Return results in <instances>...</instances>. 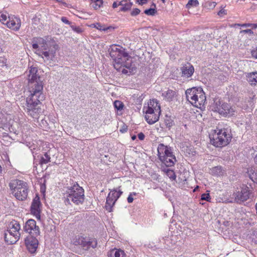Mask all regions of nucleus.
<instances>
[{
	"label": "nucleus",
	"instance_id": "1",
	"mask_svg": "<svg viewBox=\"0 0 257 257\" xmlns=\"http://www.w3.org/2000/svg\"><path fill=\"white\" fill-rule=\"evenodd\" d=\"M110 56L113 60L114 67L122 73L128 74L133 71L132 59L122 47L113 46L110 49Z\"/></svg>",
	"mask_w": 257,
	"mask_h": 257
},
{
	"label": "nucleus",
	"instance_id": "2",
	"mask_svg": "<svg viewBox=\"0 0 257 257\" xmlns=\"http://www.w3.org/2000/svg\"><path fill=\"white\" fill-rule=\"evenodd\" d=\"M63 200L66 205L82 204L84 200L83 189L77 182H73L66 188Z\"/></svg>",
	"mask_w": 257,
	"mask_h": 257
},
{
	"label": "nucleus",
	"instance_id": "3",
	"mask_svg": "<svg viewBox=\"0 0 257 257\" xmlns=\"http://www.w3.org/2000/svg\"><path fill=\"white\" fill-rule=\"evenodd\" d=\"M37 90L29 91L30 94L27 98V112L33 118H37L41 111V102L45 99L43 92Z\"/></svg>",
	"mask_w": 257,
	"mask_h": 257
},
{
	"label": "nucleus",
	"instance_id": "4",
	"mask_svg": "<svg viewBox=\"0 0 257 257\" xmlns=\"http://www.w3.org/2000/svg\"><path fill=\"white\" fill-rule=\"evenodd\" d=\"M186 98L194 106L201 108L206 101V96L200 87L187 89L185 92Z\"/></svg>",
	"mask_w": 257,
	"mask_h": 257
},
{
	"label": "nucleus",
	"instance_id": "5",
	"mask_svg": "<svg viewBox=\"0 0 257 257\" xmlns=\"http://www.w3.org/2000/svg\"><path fill=\"white\" fill-rule=\"evenodd\" d=\"M39 43L42 50L38 54L43 59L44 62L51 63L55 58L56 53L58 48V45L55 43L52 45L47 43L42 38H40Z\"/></svg>",
	"mask_w": 257,
	"mask_h": 257
},
{
	"label": "nucleus",
	"instance_id": "6",
	"mask_svg": "<svg viewBox=\"0 0 257 257\" xmlns=\"http://www.w3.org/2000/svg\"><path fill=\"white\" fill-rule=\"evenodd\" d=\"M27 79L29 83V91L33 90L43 92V83L42 78L38 73V68L36 66H31L29 68L27 72Z\"/></svg>",
	"mask_w": 257,
	"mask_h": 257
},
{
	"label": "nucleus",
	"instance_id": "7",
	"mask_svg": "<svg viewBox=\"0 0 257 257\" xmlns=\"http://www.w3.org/2000/svg\"><path fill=\"white\" fill-rule=\"evenodd\" d=\"M231 136L228 131L225 128L214 130L210 135V143L216 147H222L226 146L231 141Z\"/></svg>",
	"mask_w": 257,
	"mask_h": 257
},
{
	"label": "nucleus",
	"instance_id": "8",
	"mask_svg": "<svg viewBox=\"0 0 257 257\" xmlns=\"http://www.w3.org/2000/svg\"><path fill=\"white\" fill-rule=\"evenodd\" d=\"M20 225L18 221L13 220L9 224L8 230L5 233V239L8 244L15 243L20 237Z\"/></svg>",
	"mask_w": 257,
	"mask_h": 257
},
{
	"label": "nucleus",
	"instance_id": "9",
	"mask_svg": "<svg viewBox=\"0 0 257 257\" xmlns=\"http://www.w3.org/2000/svg\"><path fill=\"white\" fill-rule=\"evenodd\" d=\"M73 244L80 245L84 250H88L94 248L97 246V241L95 239H89L82 236H75L72 240Z\"/></svg>",
	"mask_w": 257,
	"mask_h": 257
},
{
	"label": "nucleus",
	"instance_id": "10",
	"mask_svg": "<svg viewBox=\"0 0 257 257\" xmlns=\"http://www.w3.org/2000/svg\"><path fill=\"white\" fill-rule=\"evenodd\" d=\"M73 244L80 245L84 250H88L94 248L97 246V241L95 239H89L82 236H75L72 240Z\"/></svg>",
	"mask_w": 257,
	"mask_h": 257
},
{
	"label": "nucleus",
	"instance_id": "11",
	"mask_svg": "<svg viewBox=\"0 0 257 257\" xmlns=\"http://www.w3.org/2000/svg\"><path fill=\"white\" fill-rule=\"evenodd\" d=\"M119 188V187L111 191L106 198L105 208L109 212L112 211V207L122 193Z\"/></svg>",
	"mask_w": 257,
	"mask_h": 257
},
{
	"label": "nucleus",
	"instance_id": "12",
	"mask_svg": "<svg viewBox=\"0 0 257 257\" xmlns=\"http://www.w3.org/2000/svg\"><path fill=\"white\" fill-rule=\"evenodd\" d=\"M250 190L245 185H242L241 190L234 193L233 195L237 202H243L247 200L250 197Z\"/></svg>",
	"mask_w": 257,
	"mask_h": 257
},
{
	"label": "nucleus",
	"instance_id": "13",
	"mask_svg": "<svg viewBox=\"0 0 257 257\" xmlns=\"http://www.w3.org/2000/svg\"><path fill=\"white\" fill-rule=\"evenodd\" d=\"M24 229L26 232L29 233L30 235L38 236L40 235L39 227L36 225V222L34 219H29L26 222Z\"/></svg>",
	"mask_w": 257,
	"mask_h": 257
},
{
	"label": "nucleus",
	"instance_id": "14",
	"mask_svg": "<svg viewBox=\"0 0 257 257\" xmlns=\"http://www.w3.org/2000/svg\"><path fill=\"white\" fill-rule=\"evenodd\" d=\"M37 237L34 235H29L25 239L27 248L31 253H35L38 248L39 241Z\"/></svg>",
	"mask_w": 257,
	"mask_h": 257
},
{
	"label": "nucleus",
	"instance_id": "15",
	"mask_svg": "<svg viewBox=\"0 0 257 257\" xmlns=\"http://www.w3.org/2000/svg\"><path fill=\"white\" fill-rule=\"evenodd\" d=\"M158 155L160 160H164L166 157H169L173 154L170 147L160 144L158 147Z\"/></svg>",
	"mask_w": 257,
	"mask_h": 257
},
{
	"label": "nucleus",
	"instance_id": "16",
	"mask_svg": "<svg viewBox=\"0 0 257 257\" xmlns=\"http://www.w3.org/2000/svg\"><path fill=\"white\" fill-rule=\"evenodd\" d=\"M41 203L39 197L37 196L33 200L31 207V213L35 215L38 219H40Z\"/></svg>",
	"mask_w": 257,
	"mask_h": 257
},
{
	"label": "nucleus",
	"instance_id": "17",
	"mask_svg": "<svg viewBox=\"0 0 257 257\" xmlns=\"http://www.w3.org/2000/svg\"><path fill=\"white\" fill-rule=\"evenodd\" d=\"M220 114L226 116H231L234 114L235 110L227 103H223L216 109Z\"/></svg>",
	"mask_w": 257,
	"mask_h": 257
},
{
	"label": "nucleus",
	"instance_id": "18",
	"mask_svg": "<svg viewBox=\"0 0 257 257\" xmlns=\"http://www.w3.org/2000/svg\"><path fill=\"white\" fill-rule=\"evenodd\" d=\"M144 111L145 112V118L149 124H153L157 122L159 118L161 112H159L152 110H144Z\"/></svg>",
	"mask_w": 257,
	"mask_h": 257
},
{
	"label": "nucleus",
	"instance_id": "19",
	"mask_svg": "<svg viewBox=\"0 0 257 257\" xmlns=\"http://www.w3.org/2000/svg\"><path fill=\"white\" fill-rule=\"evenodd\" d=\"M26 186H27L26 182L18 179L12 180L9 183V186L11 190L13 191V194L17 190H21V188Z\"/></svg>",
	"mask_w": 257,
	"mask_h": 257
},
{
	"label": "nucleus",
	"instance_id": "20",
	"mask_svg": "<svg viewBox=\"0 0 257 257\" xmlns=\"http://www.w3.org/2000/svg\"><path fill=\"white\" fill-rule=\"evenodd\" d=\"M28 186L21 188V190H17L13 193L15 197L19 200H24L28 196Z\"/></svg>",
	"mask_w": 257,
	"mask_h": 257
},
{
	"label": "nucleus",
	"instance_id": "21",
	"mask_svg": "<svg viewBox=\"0 0 257 257\" xmlns=\"http://www.w3.org/2000/svg\"><path fill=\"white\" fill-rule=\"evenodd\" d=\"M144 110H152L155 112H161V107L159 104L158 101L156 99L150 100L148 103V106L144 107Z\"/></svg>",
	"mask_w": 257,
	"mask_h": 257
},
{
	"label": "nucleus",
	"instance_id": "22",
	"mask_svg": "<svg viewBox=\"0 0 257 257\" xmlns=\"http://www.w3.org/2000/svg\"><path fill=\"white\" fill-rule=\"evenodd\" d=\"M182 76L189 78L191 77L194 72L193 66L190 63H187L181 68Z\"/></svg>",
	"mask_w": 257,
	"mask_h": 257
},
{
	"label": "nucleus",
	"instance_id": "23",
	"mask_svg": "<svg viewBox=\"0 0 257 257\" xmlns=\"http://www.w3.org/2000/svg\"><path fill=\"white\" fill-rule=\"evenodd\" d=\"M7 27L15 30H18L21 27V21L19 19L16 18L15 20H10L7 22Z\"/></svg>",
	"mask_w": 257,
	"mask_h": 257
},
{
	"label": "nucleus",
	"instance_id": "24",
	"mask_svg": "<svg viewBox=\"0 0 257 257\" xmlns=\"http://www.w3.org/2000/svg\"><path fill=\"white\" fill-rule=\"evenodd\" d=\"M247 81L251 86L257 85V72H253L247 73L246 76Z\"/></svg>",
	"mask_w": 257,
	"mask_h": 257
},
{
	"label": "nucleus",
	"instance_id": "25",
	"mask_svg": "<svg viewBox=\"0 0 257 257\" xmlns=\"http://www.w3.org/2000/svg\"><path fill=\"white\" fill-rule=\"evenodd\" d=\"M108 257H126V255L123 250L114 248L108 252Z\"/></svg>",
	"mask_w": 257,
	"mask_h": 257
},
{
	"label": "nucleus",
	"instance_id": "26",
	"mask_svg": "<svg viewBox=\"0 0 257 257\" xmlns=\"http://www.w3.org/2000/svg\"><path fill=\"white\" fill-rule=\"evenodd\" d=\"M161 161L167 167L173 166L177 161L175 156L172 154L169 157H166L164 160H161Z\"/></svg>",
	"mask_w": 257,
	"mask_h": 257
},
{
	"label": "nucleus",
	"instance_id": "27",
	"mask_svg": "<svg viewBox=\"0 0 257 257\" xmlns=\"http://www.w3.org/2000/svg\"><path fill=\"white\" fill-rule=\"evenodd\" d=\"M210 173L214 176H221L225 173V170L220 166H216L210 170Z\"/></svg>",
	"mask_w": 257,
	"mask_h": 257
},
{
	"label": "nucleus",
	"instance_id": "28",
	"mask_svg": "<svg viewBox=\"0 0 257 257\" xmlns=\"http://www.w3.org/2000/svg\"><path fill=\"white\" fill-rule=\"evenodd\" d=\"M119 5L121 7L120 11L125 12L131 8L132 3L130 0H123L119 3Z\"/></svg>",
	"mask_w": 257,
	"mask_h": 257
},
{
	"label": "nucleus",
	"instance_id": "29",
	"mask_svg": "<svg viewBox=\"0 0 257 257\" xmlns=\"http://www.w3.org/2000/svg\"><path fill=\"white\" fill-rule=\"evenodd\" d=\"M176 95V92L172 90H168L162 93V95L164 96L168 101L172 100Z\"/></svg>",
	"mask_w": 257,
	"mask_h": 257
},
{
	"label": "nucleus",
	"instance_id": "30",
	"mask_svg": "<svg viewBox=\"0 0 257 257\" xmlns=\"http://www.w3.org/2000/svg\"><path fill=\"white\" fill-rule=\"evenodd\" d=\"M199 5V3L198 0H189L186 5V8L189 9L191 7H197Z\"/></svg>",
	"mask_w": 257,
	"mask_h": 257
},
{
	"label": "nucleus",
	"instance_id": "31",
	"mask_svg": "<svg viewBox=\"0 0 257 257\" xmlns=\"http://www.w3.org/2000/svg\"><path fill=\"white\" fill-rule=\"evenodd\" d=\"M8 16L6 13H0V22L4 24H6L8 22ZM10 19V18L9 17Z\"/></svg>",
	"mask_w": 257,
	"mask_h": 257
},
{
	"label": "nucleus",
	"instance_id": "32",
	"mask_svg": "<svg viewBox=\"0 0 257 257\" xmlns=\"http://www.w3.org/2000/svg\"><path fill=\"white\" fill-rule=\"evenodd\" d=\"M92 6L96 10L99 9L103 4L102 0H92Z\"/></svg>",
	"mask_w": 257,
	"mask_h": 257
},
{
	"label": "nucleus",
	"instance_id": "33",
	"mask_svg": "<svg viewBox=\"0 0 257 257\" xmlns=\"http://www.w3.org/2000/svg\"><path fill=\"white\" fill-rule=\"evenodd\" d=\"M96 29L100 31H106L108 30L111 29V27H107L100 23H97Z\"/></svg>",
	"mask_w": 257,
	"mask_h": 257
},
{
	"label": "nucleus",
	"instance_id": "34",
	"mask_svg": "<svg viewBox=\"0 0 257 257\" xmlns=\"http://www.w3.org/2000/svg\"><path fill=\"white\" fill-rule=\"evenodd\" d=\"M166 175L172 180H174L176 179V176L173 170L167 169L166 171Z\"/></svg>",
	"mask_w": 257,
	"mask_h": 257
},
{
	"label": "nucleus",
	"instance_id": "35",
	"mask_svg": "<svg viewBox=\"0 0 257 257\" xmlns=\"http://www.w3.org/2000/svg\"><path fill=\"white\" fill-rule=\"evenodd\" d=\"M50 161V157L48 154L47 153H46L44 156H43L41 159V164H47Z\"/></svg>",
	"mask_w": 257,
	"mask_h": 257
},
{
	"label": "nucleus",
	"instance_id": "36",
	"mask_svg": "<svg viewBox=\"0 0 257 257\" xmlns=\"http://www.w3.org/2000/svg\"><path fill=\"white\" fill-rule=\"evenodd\" d=\"M144 13L148 16H154L157 13V10L155 8H150L146 10Z\"/></svg>",
	"mask_w": 257,
	"mask_h": 257
},
{
	"label": "nucleus",
	"instance_id": "37",
	"mask_svg": "<svg viewBox=\"0 0 257 257\" xmlns=\"http://www.w3.org/2000/svg\"><path fill=\"white\" fill-rule=\"evenodd\" d=\"M114 106L117 110H121L123 107V104L122 102L119 100H115L114 102Z\"/></svg>",
	"mask_w": 257,
	"mask_h": 257
},
{
	"label": "nucleus",
	"instance_id": "38",
	"mask_svg": "<svg viewBox=\"0 0 257 257\" xmlns=\"http://www.w3.org/2000/svg\"><path fill=\"white\" fill-rule=\"evenodd\" d=\"M70 27L71 28L73 31L77 33L80 34L83 32L82 29L79 27H77L75 25H71Z\"/></svg>",
	"mask_w": 257,
	"mask_h": 257
},
{
	"label": "nucleus",
	"instance_id": "39",
	"mask_svg": "<svg viewBox=\"0 0 257 257\" xmlns=\"http://www.w3.org/2000/svg\"><path fill=\"white\" fill-rule=\"evenodd\" d=\"M250 178L252 181L257 183V169L254 170L251 174L250 175Z\"/></svg>",
	"mask_w": 257,
	"mask_h": 257
},
{
	"label": "nucleus",
	"instance_id": "40",
	"mask_svg": "<svg viewBox=\"0 0 257 257\" xmlns=\"http://www.w3.org/2000/svg\"><path fill=\"white\" fill-rule=\"evenodd\" d=\"M210 199L211 198L210 197V195H209V193H208V194H203L201 195V200H206L207 201H210Z\"/></svg>",
	"mask_w": 257,
	"mask_h": 257
},
{
	"label": "nucleus",
	"instance_id": "41",
	"mask_svg": "<svg viewBox=\"0 0 257 257\" xmlns=\"http://www.w3.org/2000/svg\"><path fill=\"white\" fill-rule=\"evenodd\" d=\"M140 13V10L138 9H134L131 12V15L132 16H135L139 14Z\"/></svg>",
	"mask_w": 257,
	"mask_h": 257
},
{
	"label": "nucleus",
	"instance_id": "42",
	"mask_svg": "<svg viewBox=\"0 0 257 257\" xmlns=\"http://www.w3.org/2000/svg\"><path fill=\"white\" fill-rule=\"evenodd\" d=\"M61 21L65 24H68V25H71V23L67 19L66 17H63L61 19Z\"/></svg>",
	"mask_w": 257,
	"mask_h": 257
},
{
	"label": "nucleus",
	"instance_id": "43",
	"mask_svg": "<svg viewBox=\"0 0 257 257\" xmlns=\"http://www.w3.org/2000/svg\"><path fill=\"white\" fill-rule=\"evenodd\" d=\"M241 33L249 34L250 35L253 34V32L250 29L244 30L240 31Z\"/></svg>",
	"mask_w": 257,
	"mask_h": 257
},
{
	"label": "nucleus",
	"instance_id": "44",
	"mask_svg": "<svg viewBox=\"0 0 257 257\" xmlns=\"http://www.w3.org/2000/svg\"><path fill=\"white\" fill-rule=\"evenodd\" d=\"M138 138L139 140L142 141L145 139V135L143 133H140L138 135Z\"/></svg>",
	"mask_w": 257,
	"mask_h": 257
},
{
	"label": "nucleus",
	"instance_id": "45",
	"mask_svg": "<svg viewBox=\"0 0 257 257\" xmlns=\"http://www.w3.org/2000/svg\"><path fill=\"white\" fill-rule=\"evenodd\" d=\"M137 2L139 5L143 6L144 4H147V0H137Z\"/></svg>",
	"mask_w": 257,
	"mask_h": 257
},
{
	"label": "nucleus",
	"instance_id": "46",
	"mask_svg": "<svg viewBox=\"0 0 257 257\" xmlns=\"http://www.w3.org/2000/svg\"><path fill=\"white\" fill-rule=\"evenodd\" d=\"M251 55L253 57L257 59V48L256 50L251 51Z\"/></svg>",
	"mask_w": 257,
	"mask_h": 257
},
{
	"label": "nucleus",
	"instance_id": "47",
	"mask_svg": "<svg viewBox=\"0 0 257 257\" xmlns=\"http://www.w3.org/2000/svg\"><path fill=\"white\" fill-rule=\"evenodd\" d=\"M40 39H38V40H39ZM39 45L40 46V45L39 44V41H38V43H34L32 45V47H33V49H36L37 48H38L39 47Z\"/></svg>",
	"mask_w": 257,
	"mask_h": 257
},
{
	"label": "nucleus",
	"instance_id": "48",
	"mask_svg": "<svg viewBox=\"0 0 257 257\" xmlns=\"http://www.w3.org/2000/svg\"><path fill=\"white\" fill-rule=\"evenodd\" d=\"M127 202H128V203H132V202L133 201L134 199H133V197L132 196V195H131V194H130V195L128 196V197H127Z\"/></svg>",
	"mask_w": 257,
	"mask_h": 257
},
{
	"label": "nucleus",
	"instance_id": "49",
	"mask_svg": "<svg viewBox=\"0 0 257 257\" xmlns=\"http://www.w3.org/2000/svg\"><path fill=\"white\" fill-rule=\"evenodd\" d=\"M226 14V13H225V10H224V9H222V10H220V11L218 12V15L219 16H222V15H223V14Z\"/></svg>",
	"mask_w": 257,
	"mask_h": 257
},
{
	"label": "nucleus",
	"instance_id": "50",
	"mask_svg": "<svg viewBox=\"0 0 257 257\" xmlns=\"http://www.w3.org/2000/svg\"><path fill=\"white\" fill-rule=\"evenodd\" d=\"M253 24H249V23H248V24H243L241 25V26H242V27H250V26H253Z\"/></svg>",
	"mask_w": 257,
	"mask_h": 257
},
{
	"label": "nucleus",
	"instance_id": "51",
	"mask_svg": "<svg viewBox=\"0 0 257 257\" xmlns=\"http://www.w3.org/2000/svg\"><path fill=\"white\" fill-rule=\"evenodd\" d=\"M118 6H119V4H117L116 2H114L112 4V7L113 8H116Z\"/></svg>",
	"mask_w": 257,
	"mask_h": 257
},
{
	"label": "nucleus",
	"instance_id": "52",
	"mask_svg": "<svg viewBox=\"0 0 257 257\" xmlns=\"http://www.w3.org/2000/svg\"><path fill=\"white\" fill-rule=\"evenodd\" d=\"M90 27H93V28H95L96 29V27H97V23H95V24H92L90 25Z\"/></svg>",
	"mask_w": 257,
	"mask_h": 257
},
{
	"label": "nucleus",
	"instance_id": "53",
	"mask_svg": "<svg viewBox=\"0 0 257 257\" xmlns=\"http://www.w3.org/2000/svg\"><path fill=\"white\" fill-rule=\"evenodd\" d=\"M254 163L257 164V154L255 155L254 157Z\"/></svg>",
	"mask_w": 257,
	"mask_h": 257
},
{
	"label": "nucleus",
	"instance_id": "54",
	"mask_svg": "<svg viewBox=\"0 0 257 257\" xmlns=\"http://www.w3.org/2000/svg\"><path fill=\"white\" fill-rule=\"evenodd\" d=\"M136 139V136H133L132 137V139L133 140H135Z\"/></svg>",
	"mask_w": 257,
	"mask_h": 257
},
{
	"label": "nucleus",
	"instance_id": "55",
	"mask_svg": "<svg viewBox=\"0 0 257 257\" xmlns=\"http://www.w3.org/2000/svg\"><path fill=\"white\" fill-rule=\"evenodd\" d=\"M253 27L254 28H257V24H254L253 25Z\"/></svg>",
	"mask_w": 257,
	"mask_h": 257
},
{
	"label": "nucleus",
	"instance_id": "56",
	"mask_svg": "<svg viewBox=\"0 0 257 257\" xmlns=\"http://www.w3.org/2000/svg\"><path fill=\"white\" fill-rule=\"evenodd\" d=\"M216 4L215 2H213L212 4V5L213 7H214L216 6Z\"/></svg>",
	"mask_w": 257,
	"mask_h": 257
},
{
	"label": "nucleus",
	"instance_id": "57",
	"mask_svg": "<svg viewBox=\"0 0 257 257\" xmlns=\"http://www.w3.org/2000/svg\"><path fill=\"white\" fill-rule=\"evenodd\" d=\"M152 6H153V7H154V8H153L156 9V4H154V3H153V4H152Z\"/></svg>",
	"mask_w": 257,
	"mask_h": 257
},
{
	"label": "nucleus",
	"instance_id": "58",
	"mask_svg": "<svg viewBox=\"0 0 257 257\" xmlns=\"http://www.w3.org/2000/svg\"><path fill=\"white\" fill-rule=\"evenodd\" d=\"M2 171V167L0 165V173Z\"/></svg>",
	"mask_w": 257,
	"mask_h": 257
},
{
	"label": "nucleus",
	"instance_id": "59",
	"mask_svg": "<svg viewBox=\"0 0 257 257\" xmlns=\"http://www.w3.org/2000/svg\"><path fill=\"white\" fill-rule=\"evenodd\" d=\"M162 1H163V3H164L165 0H162Z\"/></svg>",
	"mask_w": 257,
	"mask_h": 257
}]
</instances>
